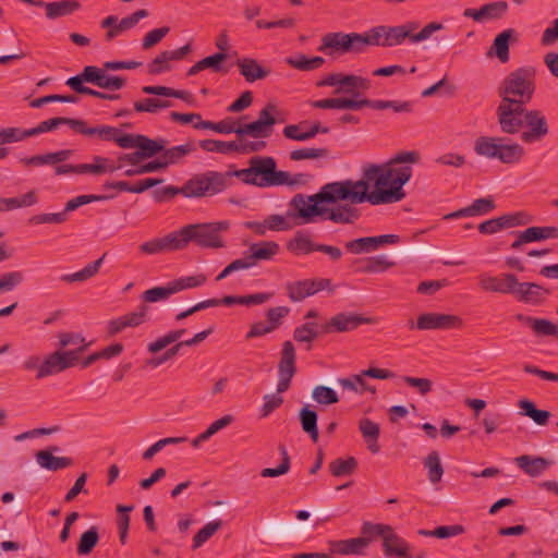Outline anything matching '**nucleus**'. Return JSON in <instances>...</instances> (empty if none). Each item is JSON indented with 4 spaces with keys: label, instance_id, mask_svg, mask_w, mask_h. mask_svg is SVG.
I'll return each mask as SVG.
<instances>
[{
    "label": "nucleus",
    "instance_id": "f257e3e1",
    "mask_svg": "<svg viewBox=\"0 0 558 558\" xmlns=\"http://www.w3.org/2000/svg\"><path fill=\"white\" fill-rule=\"evenodd\" d=\"M223 175V191L230 185L231 179L236 177L243 183L257 187L294 186L306 182V175L298 173L291 175L287 171L277 170V162L270 156H255L248 160V168L219 172Z\"/></svg>",
    "mask_w": 558,
    "mask_h": 558
},
{
    "label": "nucleus",
    "instance_id": "f03ea898",
    "mask_svg": "<svg viewBox=\"0 0 558 558\" xmlns=\"http://www.w3.org/2000/svg\"><path fill=\"white\" fill-rule=\"evenodd\" d=\"M338 202L351 203V190L345 180L326 183L313 195L295 194L289 203L287 216L300 218L302 223H311L324 213L325 204Z\"/></svg>",
    "mask_w": 558,
    "mask_h": 558
},
{
    "label": "nucleus",
    "instance_id": "7ed1b4c3",
    "mask_svg": "<svg viewBox=\"0 0 558 558\" xmlns=\"http://www.w3.org/2000/svg\"><path fill=\"white\" fill-rule=\"evenodd\" d=\"M497 93L501 99L496 109L497 119L525 108L535 93V70L520 68L510 72Z\"/></svg>",
    "mask_w": 558,
    "mask_h": 558
},
{
    "label": "nucleus",
    "instance_id": "20e7f679",
    "mask_svg": "<svg viewBox=\"0 0 558 558\" xmlns=\"http://www.w3.org/2000/svg\"><path fill=\"white\" fill-rule=\"evenodd\" d=\"M420 160V154L415 150L398 153L393 158L384 165H376L377 181L376 186H381L388 204L397 203L405 197L403 185L412 177L410 166H400L401 163H416Z\"/></svg>",
    "mask_w": 558,
    "mask_h": 558
},
{
    "label": "nucleus",
    "instance_id": "39448f33",
    "mask_svg": "<svg viewBox=\"0 0 558 558\" xmlns=\"http://www.w3.org/2000/svg\"><path fill=\"white\" fill-rule=\"evenodd\" d=\"M497 120L501 132L510 135L521 133L520 140L524 144L539 143L550 132L547 118L539 109L525 107Z\"/></svg>",
    "mask_w": 558,
    "mask_h": 558
},
{
    "label": "nucleus",
    "instance_id": "423d86ee",
    "mask_svg": "<svg viewBox=\"0 0 558 558\" xmlns=\"http://www.w3.org/2000/svg\"><path fill=\"white\" fill-rule=\"evenodd\" d=\"M223 175L219 174V171L210 170L193 175L181 187L168 185L155 190L153 195L157 203H162L177 195H183L187 198H201L223 192Z\"/></svg>",
    "mask_w": 558,
    "mask_h": 558
},
{
    "label": "nucleus",
    "instance_id": "0eeeda50",
    "mask_svg": "<svg viewBox=\"0 0 558 558\" xmlns=\"http://www.w3.org/2000/svg\"><path fill=\"white\" fill-rule=\"evenodd\" d=\"M229 228L230 222L227 220L184 226L179 230L182 248L186 247L190 242L203 248L225 247L221 233L228 231Z\"/></svg>",
    "mask_w": 558,
    "mask_h": 558
},
{
    "label": "nucleus",
    "instance_id": "6e6552de",
    "mask_svg": "<svg viewBox=\"0 0 558 558\" xmlns=\"http://www.w3.org/2000/svg\"><path fill=\"white\" fill-rule=\"evenodd\" d=\"M474 151L487 159H498L506 165L518 163L525 155L519 143H506L502 137L480 136L474 142Z\"/></svg>",
    "mask_w": 558,
    "mask_h": 558
},
{
    "label": "nucleus",
    "instance_id": "1a4fd4ad",
    "mask_svg": "<svg viewBox=\"0 0 558 558\" xmlns=\"http://www.w3.org/2000/svg\"><path fill=\"white\" fill-rule=\"evenodd\" d=\"M378 168L376 165H368L363 170L361 180H345L351 190V204L368 202L372 205L388 204L384 189L376 186Z\"/></svg>",
    "mask_w": 558,
    "mask_h": 558
},
{
    "label": "nucleus",
    "instance_id": "9d476101",
    "mask_svg": "<svg viewBox=\"0 0 558 558\" xmlns=\"http://www.w3.org/2000/svg\"><path fill=\"white\" fill-rule=\"evenodd\" d=\"M76 365L75 352H63V350H57L49 353L44 359H40L37 355H32L24 362V368L26 371H35V377L38 380L60 374Z\"/></svg>",
    "mask_w": 558,
    "mask_h": 558
},
{
    "label": "nucleus",
    "instance_id": "9b49d317",
    "mask_svg": "<svg viewBox=\"0 0 558 558\" xmlns=\"http://www.w3.org/2000/svg\"><path fill=\"white\" fill-rule=\"evenodd\" d=\"M318 51L332 56L333 53L362 52L359 33H328L323 36Z\"/></svg>",
    "mask_w": 558,
    "mask_h": 558
},
{
    "label": "nucleus",
    "instance_id": "f8f14e48",
    "mask_svg": "<svg viewBox=\"0 0 558 558\" xmlns=\"http://www.w3.org/2000/svg\"><path fill=\"white\" fill-rule=\"evenodd\" d=\"M462 326V320L459 316L441 313H425L417 317L416 324L410 320V329L418 330H448Z\"/></svg>",
    "mask_w": 558,
    "mask_h": 558
},
{
    "label": "nucleus",
    "instance_id": "ddd939ff",
    "mask_svg": "<svg viewBox=\"0 0 558 558\" xmlns=\"http://www.w3.org/2000/svg\"><path fill=\"white\" fill-rule=\"evenodd\" d=\"M76 133L85 136H97L102 141L114 142L119 147L124 148L125 144H129L126 137L128 134L122 133L119 129L110 125H97L88 126L87 122L77 119Z\"/></svg>",
    "mask_w": 558,
    "mask_h": 558
},
{
    "label": "nucleus",
    "instance_id": "4468645a",
    "mask_svg": "<svg viewBox=\"0 0 558 558\" xmlns=\"http://www.w3.org/2000/svg\"><path fill=\"white\" fill-rule=\"evenodd\" d=\"M330 279H305L287 283L288 296L292 302H300L307 296L328 288Z\"/></svg>",
    "mask_w": 558,
    "mask_h": 558
},
{
    "label": "nucleus",
    "instance_id": "2eb2a0df",
    "mask_svg": "<svg viewBox=\"0 0 558 558\" xmlns=\"http://www.w3.org/2000/svg\"><path fill=\"white\" fill-rule=\"evenodd\" d=\"M515 240L511 243L512 250H520L523 244L531 242H541L549 239H558V227L555 226H533L523 231L513 232Z\"/></svg>",
    "mask_w": 558,
    "mask_h": 558
},
{
    "label": "nucleus",
    "instance_id": "dca6fc26",
    "mask_svg": "<svg viewBox=\"0 0 558 558\" xmlns=\"http://www.w3.org/2000/svg\"><path fill=\"white\" fill-rule=\"evenodd\" d=\"M371 318L354 313H339L322 326V332H347L356 329L363 324H369Z\"/></svg>",
    "mask_w": 558,
    "mask_h": 558
},
{
    "label": "nucleus",
    "instance_id": "f3484780",
    "mask_svg": "<svg viewBox=\"0 0 558 558\" xmlns=\"http://www.w3.org/2000/svg\"><path fill=\"white\" fill-rule=\"evenodd\" d=\"M126 140L129 144L124 145V149L137 148L143 160L151 158L158 153L165 150V145L167 143L163 138L151 140L141 134H128Z\"/></svg>",
    "mask_w": 558,
    "mask_h": 558
},
{
    "label": "nucleus",
    "instance_id": "a211bd4d",
    "mask_svg": "<svg viewBox=\"0 0 558 558\" xmlns=\"http://www.w3.org/2000/svg\"><path fill=\"white\" fill-rule=\"evenodd\" d=\"M515 284L517 277L513 274H501L500 276L482 275L478 277V286L486 292L513 294Z\"/></svg>",
    "mask_w": 558,
    "mask_h": 558
},
{
    "label": "nucleus",
    "instance_id": "6ab92c4d",
    "mask_svg": "<svg viewBox=\"0 0 558 558\" xmlns=\"http://www.w3.org/2000/svg\"><path fill=\"white\" fill-rule=\"evenodd\" d=\"M141 253L146 255H155L165 252L182 250L179 231L171 232L162 238H156L144 242L138 246Z\"/></svg>",
    "mask_w": 558,
    "mask_h": 558
},
{
    "label": "nucleus",
    "instance_id": "aec40b11",
    "mask_svg": "<svg viewBox=\"0 0 558 558\" xmlns=\"http://www.w3.org/2000/svg\"><path fill=\"white\" fill-rule=\"evenodd\" d=\"M508 10L506 1H495L482 5L480 9H465L463 16L473 19L475 22L483 23L490 20L501 19Z\"/></svg>",
    "mask_w": 558,
    "mask_h": 558
},
{
    "label": "nucleus",
    "instance_id": "412c9836",
    "mask_svg": "<svg viewBox=\"0 0 558 558\" xmlns=\"http://www.w3.org/2000/svg\"><path fill=\"white\" fill-rule=\"evenodd\" d=\"M354 204L338 205L332 208L324 207L323 214L318 215L326 220H330L335 223L350 225L355 222L360 217L361 213L353 206Z\"/></svg>",
    "mask_w": 558,
    "mask_h": 558
},
{
    "label": "nucleus",
    "instance_id": "4be33fe9",
    "mask_svg": "<svg viewBox=\"0 0 558 558\" xmlns=\"http://www.w3.org/2000/svg\"><path fill=\"white\" fill-rule=\"evenodd\" d=\"M550 291L534 282H519L514 287L513 295L525 303L538 304L545 300Z\"/></svg>",
    "mask_w": 558,
    "mask_h": 558
},
{
    "label": "nucleus",
    "instance_id": "5701e85b",
    "mask_svg": "<svg viewBox=\"0 0 558 558\" xmlns=\"http://www.w3.org/2000/svg\"><path fill=\"white\" fill-rule=\"evenodd\" d=\"M418 28L417 22H407L402 25H385V47H396L402 45L407 39L411 43L413 32Z\"/></svg>",
    "mask_w": 558,
    "mask_h": 558
},
{
    "label": "nucleus",
    "instance_id": "b1692460",
    "mask_svg": "<svg viewBox=\"0 0 558 558\" xmlns=\"http://www.w3.org/2000/svg\"><path fill=\"white\" fill-rule=\"evenodd\" d=\"M59 347L63 352H75L76 363H80V356L92 344L87 342L84 336L80 332L63 331L58 333Z\"/></svg>",
    "mask_w": 558,
    "mask_h": 558
},
{
    "label": "nucleus",
    "instance_id": "393cba45",
    "mask_svg": "<svg viewBox=\"0 0 558 558\" xmlns=\"http://www.w3.org/2000/svg\"><path fill=\"white\" fill-rule=\"evenodd\" d=\"M250 254L245 255L251 268L258 260H271L280 252V246L275 241H262L253 243L248 248Z\"/></svg>",
    "mask_w": 558,
    "mask_h": 558
},
{
    "label": "nucleus",
    "instance_id": "a878e982",
    "mask_svg": "<svg viewBox=\"0 0 558 558\" xmlns=\"http://www.w3.org/2000/svg\"><path fill=\"white\" fill-rule=\"evenodd\" d=\"M295 373V349L291 341L282 344L281 360L279 362V384H290Z\"/></svg>",
    "mask_w": 558,
    "mask_h": 558
},
{
    "label": "nucleus",
    "instance_id": "bb28decb",
    "mask_svg": "<svg viewBox=\"0 0 558 558\" xmlns=\"http://www.w3.org/2000/svg\"><path fill=\"white\" fill-rule=\"evenodd\" d=\"M372 87V82L363 76L354 74H343L340 87L336 88L335 94H349L352 98L360 99L361 92H366Z\"/></svg>",
    "mask_w": 558,
    "mask_h": 558
},
{
    "label": "nucleus",
    "instance_id": "cd10ccee",
    "mask_svg": "<svg viewBox=\"0 0 558 558\" xmlns=\"http://www.w3.org/2000/svg\"><path fill=\"white\" fill-rule=\"evenodd\" d=\"M58 447H50L36 453L37 463L48 471H59L73 465V460L68 457H54L52 453L58 451Z\"/></svg>",
    "mask_w": 558,
    "mask_h": 558
},
{
    "label": "nucleus",
    "instance_id": "c85d7f7f",
    "mask_svg": "<svg viewBox=\"0 0 558 558\" xmlns=\"http://www.w3.org/2000/svg\"><path fill=\"white\" fill-rule=\"evenodd\" d=\"M357 265L356 271L360 274L384 272L392 268L396 263L390 260L387 255H375L367 258H359L354 262Z\"/></svg>",
    "mask_w": 558,
    "mask_h": 558
},
{
    "label": "nucleus",
    "instance_id": "c756f323",
    "mask_svg": "<svg viewBox=\"0 0 558 558\" xmlns=\"http://www.w3.org/2000/svg\"><path fill=\"white\" fill-rule=\"evenodd\" d=\"M515 35L517 33L513 28H508L498 34L487 51V56H496L500 62L506 63L509 60V43L512 38L517 41Z\"/></svg>",
    "mask_w": 558,
    "mask_h": 558
},
{
    "label": "nucleus",
    "instance_id": "7c9ffc66",
    "mask_svg": "<svg viewBox=\"0 0 558 558\" xmlns=\"http://www.w3.org/2000/svg\"><path fill=\"white\" fill-rule=\"evenodd\" d=\"M515 464L527 475L536 477L545 472L550 461L543 457H533L529 454H522L514 459Z\"/></svg>",
    "mask_w": 558,
    "mask_h": 558
},
{
    "label": "nucleus",
    "instance_id": "2f4dec72",
    "mask_svg": "<svg viewBox=\"0 0 558 558\" xmlns=\"http://www.w3.org/2000/svg\"><path fill=\"white\" fill-rule=\"evenodd\" d=\"M235 64L246 82L253 83L266 78L270 71L263 68L257 60L252 58L238 59Z\"/></svg>",
    "mask_w": 558,
    "mask_h": 558
},
{
    "label": "nucleus",
    "instance_id": "473e14b6",
    "mask_svg": "<svg viewBox=\"0 0 558 558\" xmlns=\"http://www.w3.org/2000/svg\"><path fill=\"white\" fill-rule=\"evenodd\" d=\"M60 125H69L74 132H76L77 119L57 117L40 122L36 128L23 131V137L35 136L45 132H50L59 128Z\"/></svg>",
    "mask_w": 558,
    "mask_h": 558
},
{
    "label": "nucleus",
    "instance_id": "72a5a7b5",
    "mask_svg": "<svg viewBox=\"0 0 558 558\" xmlns=\"http://www.w3.org/2000/svg\"><path fill=\"white\" fill-rule=\"evenodd\" d=\"M384 553L386 556H396L398 558H409V544L395 533L391 529L383 539Z\"/></svg>",
    "mask_w": 558,
    "mask_h": 558
},
{
    "label": "nucleus",
    "instance_id": "f704fd0d",
    "mask_svg": "<svg viewBox=\"0 0 558 558\" xmlns=\"http://www.w3.org/2000/svg\"><path fill=\"white\" fill-rule=\"evenodd\" d=\"M43 8L46 10L48 20H56L62 16H68L81 9V3L77 0H60L53 2H45Z\"/></svg>",
    "mask_w": 558,
    "mask_h": 558
},
{
    "label": "nucleus",
    "instance_id": "c9c22d12",
    "mask_svg": "<svg viewBox=\"0 0 558 558\" xmlns=\"http://www.w3.org/2000/svg\"><path fill=\"white\" fill-rule=\"evenodd\" d=\"M371 377L378 380H393L397 379L395 373L384 368H368L362 371L360 374H353L345 378H338L337 384H364V377Z\"/></svg>",
    "mask_w": 558,
    "mask_h": 558
},
{
    "label": "nucleus",
    "instance_id": "e433bc0d",
    "mask_svg": "<svg viewBox=\"0 0 558 558\" xmlns=\"http://www.w3.org/2000/svg\"><path fill=\"white\" fill-rule=\"evenodd\" d=\"M312 107L318 109H349V110H360L362 109V98H326L319 99L312 102Z\"/></svg>",
    "mask_w": 558,
    "mask_h": 558
},
{
    "label": "nucleus",
    "instance_id": "4c0bfd02",
    "mask_svg": "<svg viewBox=\"0 0 558 558\" xmlns=\"http://www.w3.org/2000/svg\"><path fill=\"white\" fill-rule=\"evenodd\" d=\"M146 16H148V11L145 9H140L133 12L131 15L121 19L120 21L118 20V25L111 32L106 33L105 40L108 43L112 41L121 33L133 28L142 19Z\"/></svg>",
    "mask_w": 558,
    "mask_h": 558
},
{
    "label": "nucleus",
    "instance_id": "58836bf2",
    "mask_svg": "<svg viewBox=\"0 0 558 558\" xmlns=\"http://www.w3.org/2000/svg\"><path fill=\"white\" fill-rule=\"evenodd\" d=\"M369 544L367 537L349 538L333 544V551L341 555H362Z\"/></svg>",
    "mask_w": 558,
    "mask_h": 558
},
{
    "label": "nucleus",
    "instance_id": "ea45409f",
    "mask_svg": "<svg viewBox=\"0 0 558 558\" xmlns=\"http://www.w3.org/2000/svg\"><path fill=\"white\" fill-rule=\"evenodd\" d=\"M106 71H108V69H105V64L102 65V68H98L95 65H86L81 73L68 78L65 84L77 85L90 83L98 87L99 82L101 81V76Z\"/></svg>",
    "mask_w": 558,
    "mask_h": 558
},
{
    "label": "nucleus",
    "instance_id": "a19ab883",
    "mask_svg": "<svg viewBox=\"0 0 558 558\" xmlns=\"http://www.w3.org/2000/svg\"><path fill=\"white\" fill-rule=\"evenodd\" d=\"M359 428L367 444L368 450L373 453H377L379 451V425L369 418H362L359 423Z\"/></svg>",
    "mask_w": 558,
    "mask_h": 558
},
{
    "label": "nucleus",
    "instance_id": "79ce46f5",
    "mask_svg": "<svg viewBox=\"0 0 558 558\" xmlns=\"http://www.w3.org/2000/svg\"><path fill=\"white\" fill-rule=\"evenodd\" d=\"M317 243L313 242L311 236L304 232H296L294 238L287 243V248L295 255H308L316 252Z\"/></svg>",
    "mask_w": 558,
    "mask_h": 558
},
{
    "label": "nucleus",
    "instance_id": "37998d69",
    "mask_svg": "<svg viewBox=\"0 0 558 558\" xmlns=\"http://www.w3.org/2000/svg\"><path fill=\"white\" fill-rule=\"evenodd\" d=\"M368 107L375 110H385L391 109L397 113L400 112H411L412 111V102L411 101H399V100H372L367 98H362V108Z\"/></svg>",
    "mask_w": 558,
    "mask_h": 558
},
{
    "label": "nucleus",
    "instance_id": "c03bdc74",
    "mask_svg": "<svg viewBox=\"0 0 558 558\" xmlns=\"http://www.w3.org/2000/svg\"><path fill=\"white\" fill-rule=\"evenodd\" d=\"M105 257H106V254H104L97 260L89 263L87 266H85L80 271L61 276V280L64 282H68V283H72V282H83V281H86V280L93 278L94 276H96L98 274L99 268L102 265Z\"/></svg>",
    "mask_w": 558,
    "mask_h": 558
},
{
    "label": "nucleus",
    "instance_id": "a18cd8bd",
    "mask_svg": "<svg viewBox=\"0 0 558 558\" xmlns=\"http://www.w3.org/2000/svg\"><path fill=\"white\" fill-rule=\"evenodd\" d=\"M35 191H29L21 197H1L0 211H10L22 207H29L37 203Z\"/></svg>",
    "mask_w": 558,
    "mask_h": 558
},
{
    "label": "nucleus",
    "instance_id": "49530a36",
    "mask_svg": "<svg viewBox=\"0 0 558 558\" xmlns=\"http://www.w3.org/2000/svg\"><path fill=\"white\" fill-rule=\"evenodd\" d=\"M518 407L521 410V414L532 418L537 425H546L550 417V412L546 410L536 409L534 402L522 399L518 402Z\"/></svg>",
    "mask_w": 558,
    "mask_h": 558
},
{
    "label": "nucleus",
    "instance_id": "de8ad7c7",
    "mask_svg": "<svg viewBox=\"0 0 558 558\" xmlns=\"http://www.w3.org/2000/svg\"><path fill=\"white\" fill-rule=\"evenodd\" d=\"M94 163H81L78 165V174L92 173V174H102L106 172H113L119 169L121 166H110L109 159L101 156L93 157Z\"/></svg>",
    "mask_w": 558,
    "mask_h": 558
},
{
    "label": "nucleus",
    "instance_id": "09e8293b",
    "mask_svg": "<svg viewBox=\"0 0 558 558\" xmlns=\"http://www.w3.org/2000/svg\"><path fill=\"white\" fill-rule=\"evenodd\" d=\"M424 466L427 469V475L430 483L437 484L441 481L444 468L437 451L434 450L427 454L424 459Z\"/></svg>",
    "mask_w": 558,
    "mask_h": 558
},
{
    "label": "nucleus",
    "instance_id": "8fccbe9b",
    "mask_svg": "<svg viewBox=\"0 0 558 558\" xmlns=\"http://www.w3.org/2000/svg\"><path fill=\"white\" fill-rule=\"evenodd\" d=\"M385 25L372 27L363 34H359L361 51L365 46L385 47Z\"/></svg>",
    "mask_w": 558,
    "mask_h": 558
},
{
    "label": "nucleus",
    "instance_id": "3c124183",
    "mask_svg": "<svg viewBox=\"0 0 558 558\" xmlns=\"http://www.w3.org/2000/svg\"><path fill=\"white\" fill-rule=\"evenodd\" d=\"M272 129L266 126L262 121H253L251 123L238 125V135H248L254 138H267L272 134Z\"/></svg>",
    "mask_w": 558,
    "mask_h": 558
},
{
    "label": "nucleus",
    "instance_id": "603ef678",
    "mask_svg": "<svg viewBox=\"0 0 558 558\" xmlns=\"http://www.w3.org/2000/svg\"><path fill=\"white\" fill-rule=\"evenodd\" d=\"M199 147L209 153H219L228 155L231 153H238V142H223L219 140H203L199 142Z\"/></svg>",
    "mask_w": 558,
    "mask_h": 558
},
{
    "label": "nucleus",
    "instance_id": "864d4df0",
    "mask_svg": "<svg viewBox=\"0 0 558 558\" xmlns=\"http://www.w3.org/2000/svg\"><path fill=\"white\" fill-rule=\"evenodd\" d=\"M502 229L527 226L534 221V217L525 210L506 214L499 217Z\"/></svg>",
    "mask_w": 558,
    "mask_h": 558
},
{
    "label": "nucleus",
    "instance_id": "5fc2aeb1",
    "mask_svg": "<svg viewBox=\"0 0 558 558\" xmlns=\"http://www.w3.org/2000/svg\"><path fill=\"white\" fill-rule=\"evenodd\" d=\"M300 421H301L303 430L305 433H307L311 436V438L316 442L318 439L316 412L313 410H310L308 405L304 407L300 411Z\"/></svg>",
    "mask_w": 558,
    "mask_h": 558
},
{
    "label": "nucleus",
    "instance_id": "6e6d98bb",
    "mask_svg": "<svg viewBox=\"0 0 558 558\" xmlns=\"http://www.w3.org/2000/svg\"><path fill=\"white\" fill-rule=\"evenodd\" d=\"M287 63L300 71H312L320 68L325 63V59L323 57L307 58L304 54H299L294 58H288Z\"/></svg>",
    "mask_w": 558,
    "mask_h": 558
},
{
    "label": "nucleus",
    "instance_id": "4d7b16f0",
    "mask_svg": "<svg viewBox=\"0 0 558 558\" xmlns=\"http://www.w3.org/2000/svg\"><path fill=\"white\" fill-rule=\"evenodd\" d=\"M172 107L170 100H162L159 98H144L134 102V110L136 112L157 113L161 109Z\"/></svg>",
    "mask_w": 558,
    "mask_h": 558
},
{
    "label": "nucleus",
    "instance_id": "13d9d810",
    "mask_svg": "<svg viewBox=\"0 0 558 558\" xmlns=\"http://www.w3.org/2000/svg\"><path fill=\"white\" fill-rule=\"evenodd\" d=\"M357 466L355 458L349 457L348 459L338 458L330 462V473L336 477H341L352 474Z\"/></svg>",
    "mask_w": 558,
    "mask_h": 558
},
{
    "label": "nucleus",
    "instance_id": "bf43d9fd",
    "mask_svg": "<svg viewBox=\"0 0 558 558\" xmlns=\"http://www.w3.org/2000/svg\"><path fill=\"white\" fill-rule=\"evenodd\" d=\"M175 293L172 281L168 282L162 287H154L151 289L146 290L142 299L144 302L155 303L159 301H163L169 299L172 294Z\"/></svg>",
    "mask_w": 558,
    "mask_h": 558
},
{
    "label": "nucleus",
    "instance_id": "052dcab7",
    "mask_svg": "<svg viewBox=\"0 0 558 558\" xmlns=\"http://www.w3.org/2000/svg\"><path fill=\"white\" fill-rule=\"evenodd\" d=\"M195 149L193 143H186L183 145L174 146L169 149L162 150V160L169 165L179 162L182 158L191 154Z\"/></svg>",
    "mask_w": 558,
    "mask_h": 558
},
{
    "label": "nucleus",
    "instance_id": "680f3d73",
    "mask_svg": "<svg viewBox=\"0 0 558 558\" xmlns=\"http://www.w3.org/2000/svg\"><path fill=\"white\" fill-rule=\"evenodd\" d=\"M98 541V529L96 526H92L81 535L77 545V554L82 556L90 554L94 547L97 545Z\"/></svg>",
    "mask_w": 558,
    "mask_h": 558
},
{
    "label": "nucleus",
    "instance_id": "e2e57ef3",
    "mask_svg": "<svg viewBox=\"0 0 558 558\" xmlns=\"http://www.w3.org/2000/svg\"><path fill=\"white\" fill-rule=\"evenodd\" d=\"M194 128L197 130H213L217 133L221 134H238V126L235 123L229 120H222L220 122H211V121H199L194 124Z\"/></svg>",
    "mask_w": 558,
    "mask_h": 558
},
{
    "label": "nucleus",
    "instance_id": "0e129e2a",
    "mask_svg": "<svg viewBox=\"0 0 558 558\" xmlns=\"http://www.w3.org/2000/svg\"><path fill=\"white\" fill-rule=\"evenodd\" d=\"M222 526L221 520H215L208 522L204 527H202L193 538V549H197L203 546L218 530Z\"/></svg>",
    "mask_w": 558,
    "mask_h": 558
},
{
    "label": "nucleus",
    "instance_id": "69168bd1",
    "mask_svg": "<svg viewBox=\"0 0 558 558\" xmlns=\"http://www.w3.org/2000/svg\"><path fill=\"white\" fill-rule=\"evenodd\" d=\"M184 333L185 329L169 331L165 336L158 338L156 341L150 342L148 344V351L150 353H157L167 348L169 344L177 342Z\"/></svg>",
    "mask_w": 558,
    "mask_h": 558
},
{
    "label": "nucleus",
    "instance_id": "338daca9",
    "mask_svg": "<svg viewBox=\"0 0 558 558\" xmlns=\"http://www.w3.org/2000/svg\"><path fill=\"white\" fill-rule=\"evenodd\" d=\"M288 388L289 386H278L277 393L266 395L264 397V404L260 409L262 417H267L272 411L282 404L283 399L280 393L284 392Z\"/></svg>",
    "mask_w": 558,
    "mask_h": 558
},
{
    "label": "nucleus",
    "instance_id": "774afa93",
    "mask_svg": "<svg viewBox=\"0 0 558 558\" xmlns=\"http://www.w3.org/2000/svg\"><path fill=\"white\" fill-rule=\"evenodd\" d=\"M279 451L282 456L281 463L277 468L263 469L260 472L263 477H277L289 472L291 462L287 448L283 445H280Z\"/></svg>",
    "mask_w": 558,
    "mask_h": 558
}]
</instances>
